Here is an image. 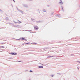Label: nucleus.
<instances>
[{
	"instance_id": "obj_1",
	"label": "nucleus",
	"mask_w": 80,
	"mask_h": 80,
	"mask_svg": "<svg viewBox=\"0 0 80 80\" xmlns=\"http://www.w3.org/2000/svg\"><path fill=\"white\" fill-rule=\"evenodd\" d=\"M34 28L35 30H37L39 28L38 27V26H34Z\"/></svg>"
},
{
	"instance_id": "obj_2",
	"label": "nucleus",
	"mask_w": 80,
	"mask_h": 80,
	"mask_svg": "<svg viewBox=\"0 0 80 80\" xmlns=\"http://www.w3.org/2000/svg\"><path fill=\"white\" fill-rule=\"evenodd\" d=\"M43 22V21H38L36 22L37 23H42Z\"/></svg>"
},
{
	"instance_id": "obj_3",
	"label": "nucleus",
	"mask_w": 80,
	"mask_h": 80,
	"mask_svg": "<svg viewBox=\"0 0 80 80\" xmlns=\"http://www.w3.org/2000/svg\"><path fill=\"white\" fill-rule=\"evenodd\" d=\"M23 7H26V8H28V5L27 4H23Z\"/></svg>"
},
{
	"instance_id": "obj_4",
	"label": "nucleus",
	"mask_w": 80,
	"mask_h": 80,
	"mask_svg": "<svg viewBox=\"0 0 80 80\" xmlns=\"http://www.w3.org/2000/svg\"><path fill=\"white\" fill-rule=\"evenodd\" d=\"M17 55V52H12V55Z\"/></svg>"
},
{
	"instance_id": "obj_5",
	"label": "nucleus",
	"mask_w": 80,
	"mask_h": 80,
	"mask_svg": "<svg viewBox=\"0 0 80 80\" xmlns=\"http://www.w3.org/2000/svg\"><path fill=\"white\" fill-rule=\"evenodd\" d=\"M38 68H43V66H39L38 67Z\"/></svg>"
},
{
	"instance_id": "obj_6",
	"label": "nucleus",
	"mask_w": 80,
	"mask_h": 80,
	"mask_svg": "<svg viewBox=\"0 0 80 80\" xmlns=\"http://www.w3.org/2000/svg\"><path fill=\"white\" fill-rule=\"evenodd\" d=\"M60 2H59V3L61 4V5H63V2H62V0H60Z\"/></svg>"
},
{
	"instance_id": "obj_7",
	"label": "nucleus",
	"mask_w": 80,
	"mask_h": 80,
	"mask_svg": "<svg viewBox=\"0 0 80 80\" xmlns=\"http://www.w3.org/2000/svg\"><path fill=\"white\" fill-rule=\"evenodd\" d=\"M16 27H17L18 28H21V27H22V26H19L18 25H17Z\"/></svg>"
},
{
	"instance_id": "obj_8",
	"label": "nucleus",
	"mask_w": 80,
	"mask_h": 80,
	"mask_svg": "<svg viewBox=\"0 0 80 80\" xmlns=\"http://www.w3.org/2000/svg\"><path fill=\"white\" fill-rule=\"evenodd\" d=\"M21 40H25V38L21 37Z\"/></svg>"
},
{
	"instance_id": "obj_9",
	"label": "nucleus",
	"mask_w": 80,
	"mask_h": 80,
	"mask_svg": "<svg viewBox=\"0 0 80 80\" xmlns=\"http://www.w3.org/2000/svg\"><path fill=\"white\" fill-rule=\"evenodd\" d=\"M20 12L22 14H23V13H24V12L22 11V10H20Z\"/></svg>"
},
{
	"instance_id": "obj_10",
	"label": "nucleus",
	"mask_w": 80,
	"mask_h": 80,
	"mask_svg": "<svg viewBox=\"0 0 80 80\" xmlns=\"http://www.w3.org/2000/svg\"><path fill=\"white\" fill-rule=\"evenodd\" d=\"M55 57V56H48L47 57V58H50V57Z\"/></svg>"
},
{
	"instance_id": "obj_11",
	"label": "nucleus",
	"mask_w": 80,
	"mask_h": 80,
	"mask_svg": "<svg viewBox=\"0 0 80 80\" xmlns=\"http://www.w3.org/2000/svg\"><path fill=\"white\" fill-rule=\"evenodd\" d=\"M62 8H61V10L62 11H63V12H64V10H63V6H61Z\"/></svg>"
},
{
	"instance_id": "obj_12",
	"label": "nucleus",
	"mask_w": 80,
	"mask_h": 80,
	"mask_svg": "<svg viewBox=\"0 0 80 80\" xmlns=\"http://www.w3.org/2000/svg\"><path fill=\"white\" fill-rule=\"evenodd\" d=\"M25 31H27V32H30V33H31V32H32V30H25Z\"/></svg>"
},
{
	"instance_id": "obj_13",
	"label": "nucleus",
	"mask_w": 80,
	"mask_h": 80,
	"mask_svg": "<svg viewBox=\"0 0 80 80\" xmlns=\"http://www.w3.org/2000/svg\"><path fill=\"white\" fill-rule=\"evenodd\" d=\"M6 43V42H1L0 43V44L1 45H2V44H5Z\"/></svg>"
},
{
	"instance_id": "obj_14",
	"label": "nucleus",
	"mask_w": 80,
	"mask_h": 80,
	"mask_svg": "<svg viewBox=\"0 0 80 80\" xmlns=\"http://www.w3.org/2000/svg\"><path fill=\"white\" fill-rule=\"evenodd\" d=\"M34 19H32H32H31V20L32 21H33V22H35V20H34Z\"/></svg>"
},
{
	"instance_id": "obj_15",
	"label": "nucleus",
	"mask_w": 80,
	"mask_h": 80,
	"mask_svg": "<svg viewBox=\"0 0 80 80\" xmlns=\"http://www.w3.org/2000/svg\"><path fill=\"white\" fill-rule=\"evenodd\" d=\"M51 15H52L53 13H54V12H51Z\"/></svg>"
},
{
	"instance_id": "obj_16",
	"label": "nucleus",
	"mask_w": 80,
	"mask_h": 80,
	"mask_svg": "<svg viewBox=\"0 0 80 80\" xmlns=\"http://www.w3.org/2000/svg\"><path fill=\"white\" fill-rule=\"evenodd\" d=\"M42 11L44 12H46V11H46V10H45V9H43Z\"/></svg>"
},
{
	"instance_id": "obj_17",
	"label": "nucleus",
	"mask_w": 80,
	"mask_h": 80,
	"mask_svg": "<svg viewBox=\"0 0 80 80\" xmlns=\"http://www.w3.org/2000/svg\"><path fill=\"white\" fill-rule=\"evenodd\" d=\"M55 75L53 74V75H51V77H53Z\"/></svg>"
},
{
	"instance_id": "obj_18",
	"label": "nucleus",
	"mask_w": 80,
	"mask_h": 80,
	"mask_svg": "<svg viewBox=\"0 0 80 80\" xmlns=\"http://www.w3.org/2000/svg\"><path fill=\"white\" fill-rule=\"evenodd\" d=\"M16 40H21V38H20L18 39H16Z\"/></svg>"
},
{
	"instance_id": "obj_19",
	"label": "nucleus",
	"mask_w": 80,
	"mask_h": 80,
	"mask_svg": "<svg viewBox=\"0 0 80 80\" xmlns=\"http://www.w3.org/2000/svg\"><path fill=\"white\" fill-rule=\"evenodd\" d=\"M6 19L7 20H9L8 18V17H6Z\"/></svg>"
},
{
	"instance_id": "obj_20",
	"label": "nucleus",
	"mask_w": 80,
	"mask_h": 80,
	"mask_svg": "<svg viewBox=\"0 0 80 80\" xmlns=\"http://www.w3.org/2000/svg\"><path fill=\"white\" fill-rule=\"evenodd\" d=\"M5 48V47L4 46H0V48Z\"/></svg>"
},
{
	"instance_id": "obj_21",
	"label": "nucleus",
	"mask_w": 80,
	"mask_h": 80,
	"mask_svg": "<svg viewBox=\"0 0 80 80\" xmlns=\"http://www.w3.org/2000/svg\"><path fill=\"white\" fill-rule=\"evenodd\" d=\"M9 54H10V55H12V52L11 53L9 52Z\"/></svg>"
},
{
	"instance_id": "obj_22",
	"label": "nucleus",
	"mask_w": 80,
	"mask_h": 80,
	"mask_svg": "<svg viewBox=\"0 0 80 80\" xmlns=\"http://www.w3.org/2000/svg\"><path fill=\"white\" fill-rule=\"evenodd\" d=\"M12 27H14V24H12Z\"/></svg>"
},
{
	"instance_id": "obj_23",
	"label": "nucleus",
	"mask_w": 80,
	"mask_h": 80,
	"mask_svg": "<svg viewBox=\"0 0 80 80\" xmlns=\"http://www.w3.org/2000/svg\"><path fill=\"white\" fill-rule=\"evenodd\" d=\"M2 12H3V11H2V10H1V9H0V12L1 13H2Z\"/></svg>"
},
{
	"instance_id": "obj_24",
	"label": "nucleus",
	"mask_w": 80,
	"mask_h": 80,
	"mask_svg": "<svg viewBox=\"0 0 80 80\" xmlns=\"http://www.w3.org/2000/svg\"><path fill=\"white\" fill-rule=\"evenodd\" d=\"M18 21H19V22H18L19 23H21V21H19V20H18Z\"/></svg>"
},
{
	"instance_id": "obj_25",
	"label": "nucleus",
	"mask_w": 80,
	"mask_h": 80,
	"mask_svg": "<svg viewBox=\"0 0 80 80\" xmlns=\"http://www.w3.org/2000/svg\"><path fill=\"white\" fill-rule=\"evenodd\" d=\"M57 16L58 17H60V15H59L58 14H57Z\"/></svg>"
},
{
	"instance_id": "obj_26",
	"label": "nucleus",
	"mask_w": 80,
	"mask_h": 80,
	"mask_svg": "<svg viewBox=\"0 0 80 80\" xmlns=\"http://www.w3.org/2000/svg\"><path fill=\"white\" fill-rule=\"evenodd\" d=\"M13 22H14V23H17V22H15V20H13Z\"/></svg>"
},
{
	"instance_id": "obj_27",
	"label": "nucleus",
	"mask_w": 80,
	"mask_h": 80,
	"mask_svg": "<svg viewBox=\"0 0 80 80\" xmlns=\"http://www.w3.org/2000/svg\"><path fill=\"white\" fill-rule=\"evenodd\" d=\"M14 27H17V25H14Z\"/></svg>"
},
{
	"instance_id": "obj_28",
	"label": "nucleus",
	"mask_w": 80,
	"mask_h": 80,
	"mask_svg": "<svg viewBox=\"0 0 80 80\" xmlns=\"http://www.w3.org/2000/svg\"><path fill=\"white\" fill-rule=\"evenodd\" d=\"M29 72H33V71H32V70H30L29 71Z\"/></svg>"
},
{
	"instance_id": "obj_29",
	"label": "nucleus",
	"mask_w": 80,
	"mask_h": 80,
	"mask_svg": "<svg viewBox=\"0 0 80 80\" xmlns=\"http://www.w3.org/2000/svg\"><path fill=\"white\" fill-rule=\"evenodd\" d=\"M76 62H78V63H80V61H77Z\"/></svg>"
},
{
	"instance_id": "obj_30",
	"label": "nucleus",
	"mask_w": 80,
	"mask_h": 80,
	"mask_svg": "<svg viewBox=\"0 0 80 80\" xmlns=\"http://www.w3.org/2000/svg\"><path fill=\"white\" fill-rule=\"evenodd\" d=\"M76 62H78V63H80V61H77Z\"/></svg>"
},
{
	"instance_id": "obj_31",
	"label": "nucleus",
	"mask_w": 80,
	"mask_h": 80,
	"mask_svg": "<svg viewBox=\"0 0 80 80\" xmlns=\"http://www.w3.org/2000/svg\"><path fill=\"white\" fill-rule=\"evenodd\" d=\"M29 42H28V43H25V44H29Z\"/></svg>"
},
{
	"instance_id": "obj_32",
	"label": "nucleus",
	"mask_w": 80,
	"mask_h": 80,
	"mask_svg": "<svg viewBox=\"0 0 80 80\" xmlns=\"http://www.w3.org/2000/svg\"><path fill=\"white\" fill-rule=\"evenodd\" d=\"M16 30V31H20V29H18V30Z\"/></svg>"
},
{
	"instance_id": "obj_33",
	"label": "nucleus",
	"mask_w": 80,
	"mask_h": 80,
	"mask_svg": "<svg viewBox=\"0 0 80 80\" xmlns=\"http://www.w3.org/2000/svg\"><path fill=\"white\" fill-rule=\"evenodd\" d=\"M71 56H73L74 55V54H71Z\"/></svg>"
},
{
	"instance_id": "obj_34",
	"label": "nucleus",
	"mask_w": 80,
	"mask_h": 80,
	"mask_svg": "<svg viewBox=\"0 0 80 80\" xmlns=\"http://www.w3.org/2000/svg\"><path fill=\"white\" fill-rule=\"evenodd\" d=\"M9 24H10L11 25H12L13 24V23H10V22H9Z\"/></svg>"
},
{
	"instance_id": "obj_35",
	"label": "nucleus",
	"mask_w": 80,
	"mask_h": 80,
	"mask_svg": "<svg viewBox=\"0 0 80 80\" xmlns=\"http://www.w3.org/2000/svg\"><path fill=\"white\" fill-rule=\"evenodd\" d=\"M24 40H25V41H27V40L26 39H24Z\"/></svg>"
},
{
	"instance_id": "obj_36",
	"label": "nucleus",
	"mask_w": 80,
	"mask_h": 80,
	"mask_svg": "<svg viewBox=\"0 0 80 80\" xmlns=\"http://www.w3.org/2000/svg\"><path fill=\"white\" fill-rule=\"evenodd\" d=\"M57 74H59V75H61V74H60V73H58Z\"/></svg>"
},
{
	"instance_id": "obj_37",
	"label": "nucleus",
	"mask_w": 80,
	"mask_h": 80,
	"mask_svg": "<svg viewBox=\"0 0 80 80\" xmlns=\"http://www.w3.org/2000/svg\"><path fill=\"white\" fill-rule=\"evenodd\" d=\"M13 1L14 2V3H15V0H13Z\"/></svg>"
},
{
	"instance_id": "obj_38",
	"label": "nucleus",
	"mask_w": 80,
	"mask_h": 80,
	"mask_svg": "<svg viewBox=\"0 0 80 80\" xmlns=\"http://www.w3.org/2000/svg\"><path fill=\"white\" fill-rule=\"evenodd\" d=\"M18 62H22V61H19Z\"/></svg>"
},
{
	"instance_id": "obj_39",
	"label": "nucleus",
	"mask_w": 80,
	"mask_h": 80,
	"mask_svg": "<svg viewBox=\"0 0 80 80\" xmlns=\"http://www.w3.org/2000/svg\"><path fill=\"white\" fill-rule=\"evenodd\" d=\"M18 11H19V12H20V9H18Z\"/></svg>"
},
{
	"instance_id": "obj_40",
	"label": "nucleus",
	"mask_w": 80,
	"mask_h": 80,
	"mask_svg": "<svg viewBox=\"0 0 80 80\" xmlns=\"http://www.w3.org/2000/svg\"><path fill=\"white\" fill-rule=\"evenodd\" d=\"M77 68L78 70H79V68H78V67H77Z\"/></svg>"
},
{
	"instance_id": "obj_41",
	"label": "nucleus",
	"mask_w": 80,
	"mask_h": 80,
	"mask_svg": "<svg viewBox=\"0 0 80 80\" xmlns=\"http://www.w3.org/2000/svg\"><path fill=\"white\" fill-rule=\"evenodd\" d=\"M25 44H26L22 43V45H25Z\"/></svg>"
},
{
	"instance_id": "obj_42",
	"label": "nucleus",
	"mask_w": 80,
	"mask_h": 80,
	"mask_svg": "<svg viewBox=\"0 0 80 80\" xmlns=\"http://www.w3.org/2000/svg\"><path fill=\"white\" fill-rule=\"evenodd\" d=\"M48 48H45V49L46 50V49H47Z\"/></svg>"
},
{
	"instance_id": "obj_43",
	"label": "nucleus",
	"mask_w": 80,
	"mask_h": 80,
	"mask_svg": "<svg viewBox=\"0 0 80 80\" xmlns=\"http://www.w3.org/2000/svg\"><path fill=\"white\" fill-rule=\"evenodd\" d=\"M17 9V10H18V8L17 7H16Z\"/></svg>"
},
{
	"instance_id": "obj_44",
	"label": "nucleus",
	"mask_w": 80,
	"mask_h": 80,
	"mask_svg": "<svg viewBox=\"0 0 80 80\" xmlns=\"http://www.w3.org/2000/svg\"><path fill=\"white\" fill-rule=\"evenodd\" d=\"M43 50H46L45 48H43Z\"/></svg>"
},
{
	"instance_id": "obj_45",
	"label": "nucleus",
	"mask_w": 80,
	"mask_h": 80,
	"mask_svg": "<svg viewBox=\"0 0 80 80\" xmlns=\"http://www.w3.org/2000/svg\"><path fill=\"white\" fill-rule=\"evenodd\" d=\"M47 6H48V7H50V6H49V5H48Z\"/></svg>"
},
{
	"instance_id": "obj_46",
	"label": "nucleus",
	"mask_w": 80,
	"mask_h": 80,
	"mask_svg": "<svg viewBox=\"0 0 80 80\" xmlns=\"http://www.w3.org/2000/svg\"><path fill=\"white\" fill-rule=\"evenodd\" d=\"M33 0H29V1H32Z\"/></svg>"
},
{
	"instance_id": "obj_47",
	"label": "nucleus",
	"mask_w": 80,
	"mask_h": 80,
	"mask_svg": "<svg viewBox=\"0 0 80 80\" xmlns=\"http://www.w3.org/2000/svg\"><path fill=\"white\" fill-rule=\"evenodd\" d=\"M12 7H13V5H12Z\"/></svg>"
},
{
	"instance_id": "obj_48",
	"label": "nucleus",
	"mask_w": 80,
	"mask_h": 80,
	"mask_svg": "<svg viewBox=\"0 0 80 80\" xmlns=\"http://www.w3.org/2000/svg\"><path fill=\"white\" fill-rule=\"evenodd\" d=\"M17 50V49L15 48V50Z\"/></svg>"
},
{
	"instance_id": "obj_49",
	"label": "nucleus",
	"mask_w": 80,
	"mask_h": 80,
	"mask_svg": "<svg viewBox=\"0 0 80 80\" xmlns=\"http://www.w3.org/2000/svg\"><path fill=\"white\" fill-rule=\"evenodd\" d=\"M39 13H40V12H39Z\"/></svg>"
},
{
	"instance_id": "obj_50",
	"label": "nucleus",
	"mask_w": 80,
	"mask_h": 80,
	"mask_svg": "<svg viewBox=\"0 0 80 80\" xmlns=\"http://www.w3.org/2000/svg\"><path fill=\"white\" fill-rule=\"evenodd\" d=\"M16 62H19V61H17Z\"/></svg>"
},
{
	"instance_id": "obj_51",
	"label": "nucleus",
	"mask_w": 80,
	"mask_h": 80,
	"mask_svg": "<svg viewBox=\"0 0 80 80\" xmlns=\"http://www.w3.org/2000/svg\"><path fill=\"white\" fill-rule=\"evenodd\" d=\"M33 43H35V44H37L36 43H35V42Z\"/></svg>"
},
{
	"instance_id": "obj_52",
	"label": "nucleus",
	"mask_w": 80,
	"mask_h": 80,
	"mask_svg": "<svg viewBox=\"0 0 80 80\" xmlns=\"http://www.w3.org/2000/svg\"><path fill=\"white\" fill-rule=\"evenodd\" d=\"M76 41H78V40H76Z\"/></svg>"
},
{
	"instance_id": "obj_53",
	"label": "nucleus",
	"mask_w": 80,
	"mask_h": 80,
	"mask_svg": "<svg viewBox=\"0 0 80 80\" xmlns=\"http://www.w3.org/2000/svg\"><path fill=\"white\" fill-rule=\"evenodd\" d=\"M38 10H39V9H38Z\"/></svg>"
},
{
	"instance_id": "obj_54",
	"label": "nucleus",
	"mask_w": 80,
	"mask_h": 80,
	"mask_svg": "<svg viewBox=\"0 0 80 80\" xmlns=\"http://www.w3.org/2000/svg\"><path fill=\"white\" fill-rule=\"evenodd\" d=\"M24 31V30H23V31Z\"/></svg>"
},
{
	"instance_id": "obj_55",
	"label": "nucleus",
	"mask_w": 80,
	"mask_h": 80,
	"mask_svg": "<svg viewBox=\"0 0 80 80\" xmlns=\"http://www.w3.org/2000/svg\"><path fill=\"white\" fill-rule=\"evenodd\" d=\"M29 80H31L30 79Z\"/></svg>"
},
{
	"instance_id": "obj_56",
	"label": "nucleus",
	"mask_w": 80,
	"mask_h": 80,
	"mask_svg": "<svg viewBox=\"0 0 80 80\" xmlns=\"http://www.w3.org/2000/svg\"><path fill=\"white\" fill-rule=\"evenodd\" d=\"M28 0V1H29V0Z\"/></svg>"
},
{
	"instance_id": "obj_57",
	"label": "nucleus",
	"mask_w": 80,
	"mask_h": 80,
	"mask_svg": "<svg viewBox=\"0 0 80 80\" xmlns=\"http://www.w3.org/2000/svg\"><path fill=\"white\" fill-rule=\"evenodd\" d=\"M79 7H80V5L79 6Z\"/></svg>"
},
{
	"instance_id": "obj_58",
	"label": "nucleus",
	"mask_w": 80,
	"mask_h": 80,
	"mask_svg": "<svg viewBox=\"0 0 80 80\" xmlns=\"http://www.w3.org/2000/svg\"><path fill=\"white\" fill-rule=\"evenodd\" d=\"M11 0V1H12V0Z\"/></svg>"
}]
</instances>
